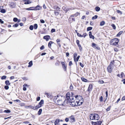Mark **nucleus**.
<instances>
[{
	"mask_svg": "<svg viewBox=\"0 0 125 125\" xmlns=\"http://www.w3.org/2000/svg\"><path fill=\"white\" fill-rule=\"evenodd\" d=\"M122 82H123V83L125 84V79H124L122 80Z\"/></svg>",
	"mask_w": 125,
	"mask_h": 125,
	"instance_id": "64",
	"label": "nucleus"
},
{
	"mask_svg": "<svg viewBox=\"0 0 125 125\" xmlns=\"http://www.w3.org/2000/svg\"><path fill=\"white\" fill-rule=\"evenodd\" d=\"M42 109H40L38 112V114L39 115H40L41 114V113H42Z\"/></svg>",
	"mask_w": 125,
	"mask_h": 125,
	"instance_id": "25",
	"label": "nucleus"
},
{
	"mask_svg": "<svg viewBox=\"0 0 125 125\" xmlns=\"http://www.w3.org/2000/svg\"><path fill=\"white\" fill-rule=\"evenodd\" d=\"M33 8H34V7H30L29 8H27L26 9V10H33Z\"/></svg>",
	"mask_w": 125,
	"mask_h": 125,
	"instance_id": "32",
	"label": "nucleus"
},
{
	"mask_svg": "<svg viewBox=\"0 0 125 125\" xmlns=\"http://www.w3.org/2000/svg\"><path fill=\"white\" fill-rule=\"evenodd\" d=\"M121 77L123 79L125 78V75L123 72H122L121 73Z\"/></svg>",
	"mask_w": 125,
	"mask_h": 125,
	"instance_id": "22",
	"label": "nucleus"
},
{
	"mask_svg": "<svg viewBox=\"0 0 125 125\" xmlns=\"http://www.w3.org/2000/svg\"><path fill=\"white\" fill-rule=\"evenodd\" d=\"M65 121L66 122H68L69 121V119L68 118H66L65 119Z\"/></svg>",
	"mask_w": 125,
	"mask_h": 125,
	"instance_id": "58",
	"label": "nucleus"
},
{
	"mask_svg": "<svg viewBox=\"0 0 125 125\" xmlns=\"http://www.w3.org/2000/svg\"><path fill=\"white\" fill-rule=\"evenodd\" d=\"M28 107H30V108H31L34 110L37 109L36 108V106L35 107L34 106H28Z\"/></svg>",
	"mask_w": 125,
	"mask_h": 125,
	"instance_id": "31",
	"label": "nucleus"
},
{
	"mask_svg": "<svg viewBox=\"0 0 125 125\" xmlns=\"http://www.w3.org/2000/svg\"><path fill=\"white\" fill-rule=\"evenodd\" d=\"M86 33H85L83 34V35H82V37H85L86 36Z\"/></svg>",
	"mask_w": 125,
	"mask_h": 125,
	"instance_id": "57",
	"label": "nucleus"
},
{
	"mask_svg": "<svg viewBox=\"0 0 125 125\" xmlns=\"http://www.w3.org/2000/svg\"><path fill=\"white\" fill-rule=\"evenodd\" d=\"M95 10L97 11H99L100 10V8L98 7L97 6L95 8Z\"/></svg>",
	"mask_w": 125,
	"mask_h": 125,
	"instance_id": "23",
	"label": "nucleus"
},
{
	"mask_svg": "<svg viewBox=\"0 0 125 125\" xmlns=\"http://www.w3.org/2000/svg\"><path fill=\"white\" fill-rule=\"evenodd\" d=\"M78 47H79V49L80 50V51H81L82 50V48L81 46V45L80 44H79L78 45Z\"/></svg>",
	"mask_w": 125,
	"mask_h": 125,
	"instance_id": "33",
	"label": "nucleus"
},
{
	"mask_svg": "<svg viewBox=\"0 0 125 125\" xmlns=\"http://www.w3.org/2000/svg\"><path fill=\"white\" fill-rule=\"evenodd\" d=\"M19 23H16L15 24L13 25V27H18V26Z\"/></svg>",
	"mask_w": 125,
	"mask_h": 125,
	"instance_id": "36",
	"label": "nucleus"
},
{
	"mask_svg": "<svg viewBox=\"0 0 125 125\" xmlns=\"http://www.w3.org/2000/svg\"><path fill=\"white\" fill-rule=\"evenodd\" d=\"M40 6H37L36 7H34V8H33V9L34 10H39L40 9Z\"/></svg>",
	"mask_w": 125,
	"mask_h": 125,
	"instance_id": "15",
	"label": "nucleus"
},
{
	"mask_svg": "<svg viewBox=\"0 0 125 125\" xmlns=\"http://www.w3.org/2000/svg\"><path fill=\"white\" fill-rule=\"evenodd\" d=\"M105 23V22L104 21H103L100 22V25L101 26L103 25Z\"/></svg>",
	"mask_w": 125,
	"mask_h": 125,
	"instance_id": "28",
	"label": "nucleus"
},
{
	"mask_svg": "<svg viewBox=\"0 0 125 125\" xmlns=\"http://www.w3.org/2000/svg\"><path fill=\"white\" fill-rule=\"evenodd\" d=\"M34 28L35 29H36L38 27L37 24H35L34 25Z\"/></svg>",
	"mask_w": 125,
	"mask_h": 125,
	"instance_id": "35",
	"label": "nucleus"
},
{
	"mask_svg": "<svg viewBox=\"0 0 125 125\" xmlns=\"http://www.w3.org/2000/svg\"><path fill=\"white\" fill-rule=\"evenodd\" d=\"M62 9L64 11H68V10H67L66 9V8H65V7L64 6H63L62 7Z\"/></svg>",
	"mask_w": 125,
	"mask_h": 125,
	"instance_id": "49",
	"label": "nucleus"
},
{
	"mask_svg": "<svg viewBox=\"0 0 125 125\" xmlns=\"http://www.w3.org/2000/svg\"><path fill=\"white\" fill-rule=\"evenodd\" d=\"M90 118L91 120H97L99 119L100 117L98 115L94 114H90Z\"/></svg>",
	"mask_w": 125,
	"mask_h": 125,
	"instance_id": "2",
	"label": "nucleus"
},
{
	"mask_svg": "<svg viewBox=\"0 0 125 125\" xmlns=\"http://www.w3.org/2000/svg\"><path fill=\"white\" fill-rule=\"evenodd\" d=\"M27 86V85L26 84H24L23 86V90L24 91H25L26 90V88L24 86Z\"/></svg>",
	"mask_w": 125,
	"mask_h": 125,
	"instance_id": "30",
	"label": "nucleus"
},
{
	"mask_svg": "<svg viewBox=\"0 0 125 125\" xmlns=\"http://www.w3.org/2000/svg\"><path fill=\"white\" fill-rule=\"evenodd\" d=\"M92 46L95 49L98 50H99L100 49V48L97 45H96L95 43H92Z\"/></svg>",
	"mask_w": 125,
	"mask_h": 125,
	"instance_id": "7",
	"label": "nucleus"
},
{
	"mask_svg": "<svg viewBox=\"0 0 125 125\" xmlns=\"http://www.w3.org/2000/svg\"><path fill=\"white\" fill-rule=\"evenodd\" d=\"M92 27H88L87 29V31H89L91 30L92 29Z\"/></svg>",
	"mask_w": 125,
	"mask_h": 125,
	"instance_id": "34",
	"label": "nucleus"
},
{
	"mask_svg": "<svg viewBox=\"0 0 125 125\" xmlns=\"http://www.w3.org/2000/svg\"><path fill=\"white\" fill-rule=\"evenodd\" d=\"M76 42L77 44V45L79 44V41L78 40H77L76 41Z\"/></svg>",
	"mask_w": 125,
	"mask_h": 125,
	"instance_id": "59",
	"label": "nucleus"
},
{
	"mask_svg": "<svg viewBox=\"0 0 125 125\" xmlns=\"http://www.w3.org/2000/svg\"><path fill=\"white\" fill-rule=\"evenodd\" d=\"M70 93L68 92L66 94V97H70Z\"/></svg>",
	"mask_w": 125,
	"mask_h": 125,
	"instance_id": "44",
	"label": "nucleus"
},
{
	"mask_svg": "<svg viewBox=\"0 0 125 125\" xmlns=\"http://www.w3.org/2000/svg\"><path fill=\"white\" fill-rule=\"evenodd\" d=\"M77 101H76V102H72L71 103H69V104L70 105H72L73 106H77Z\"/></svg>",
	"mask_w": 125,
	"mask_h": 125,
	"instance_id": "8",
	"label": "nucleus"
},
{
	"mask_svg": "<svg viewBox=\"0 0 125 125\" xmlns=\"http://www.w3.org/2000/svg\"><path fill=\"white\" fill-rule=\"evenodd\" d=\"M66 98L67 99L65 100L63 102V103H64V102H65L66 101V102H67L68 103L69 101V100L70 99V97H66Z\"/></svg>",
	"mask_w": 125,
	"mask_h": 125,
	"instance_id": "21",
	"label": "nucleus"
},
{
	"mask_svg": "<svg viewBox=\"0 0 125 125\" xmlns=\"http://www.w3.org/2000/svg\"><path fill=\"white\" fill-rule=\"evenodd\" d=\"M93 86L91 84H90L89 85L88 87L87 91L89 92H91Z\"/></svg>",
	"mask_w": 125,
	"mask_h": 125,
	"instance_id": "10",
	"label": "nucleus"
},
{
	"mask_svg": "<svg viewBox=\"0 0 125 125\" xmlns=\"http://www.w3.org/2000/svg\"><path fill=\"white\" fill-rule=\"evenodd\" d=\"M122 32H123V31H120L118 33V34L117 35V36H119V35H120L122 34Z\"/></svg>",
	"mask_w": 125,
	"mask_h": 125,
	"instance_id": "46",
	"label": "nucleus"
},
{
	"mask_svg": "<svg viewBox=\"0 0 125 125\" xmlns=\"http://www.w3.org/2000/svg\"><path fill=\"white\" fill-rule=\"evenodd\" d=\"M72 64V61H70L69 62V65L71 66Z\"/></svg>",
	"mask_w": 125,
	"mask_h": 125,
	"instance_id": "60",
	"label": "nucleus"
},
{
	"mask_svg": "<svg viewBox=\"0 0 125 125\" xmlns=\"http://www.w3.org/2000/svg\"><path fill=\"white\" fill-rule=\"evenodd\" d=\"M4 112L6 113H9L10 112V110H4Z\"/></svg>",
	"mask_w": 125,
	"mask_h": 125,
	"instance_id": "37",
	"label": "nucleus"
},
{
	"mask_svg": "<svg viewBox=\"0 0 125 125\" xmlns=\"http://www.w3.org/2000/svg\"><path fill=\"white\" fill-rule=\"evenodd\" d=\"M44 103V101L43 100H41L40 102L39 103V104H40L41 105L43 104Z\"/></svg>",
	"mask_w": 125,
	"mask_h": 125,
	"instance_id": "26",
	"label": "nucleus"
},
{
	"mask_svg": "<svg viewBox=\"0 0 125 125\" xmlns=\"http://www.w3.org/2000/svg\"><path fill=\"white\" fill-rule=\"evenodd\" d=\"M89 37L90 38H92V39H94V36L92 35L90 36Z\"/></svg>",
	"mask_w": 125,
	"mask_h": 125,
	"instance_id": "53",
	"label": "nucleus"
},
{
	"mask_svg": "<svg viewBox=\"0 0 125 125\" xmlns=\"http://www.w3.org/2000/svg\"><path fill=\"white\" fill-rule=\"evenodd\" d=\"M54 42L51 41H50L48 43V46L49 48H51V45Z\"/></svg>",
	"mask_w": 125,
	"mask_h": 125,
	"instance_id": "16",
	"label": "nucleus"
},
{
	"mask_svg": "<svg viewBox=\"0 0 125 125\" xmlns=\"http://www.w3.org/2000/svg\"><path fill=\"white\" fill-rule=\"evenodd\" d=\"M103 98L102 96H101L100 98V101L101 102H102L103 101Z\"/></svg>",
	"mask_w": 125,
	"mask_h": 125,
	"instance_id": "52",
	"label": "nucleus"
},
{
	"mask_svg": "<svg viewBox=\"0 0 125 125\" xmlns=\"http://www.w3.org/2000/svg\"><path fill=\"white\" fill-rule=\"evenodd\" d=\"M70 119V122L71 123H73L75 121V119L74 116L73 115H72L69 117Z\"/></svg>",
	"mask_w": 125,
	"mask_h": 125,
	"instance_id": "5",
	"label": "nucleus"
},
{
	"mask_svg": "<svg viewBox=\"0 0 125 125\" xmlns=\"http://www.w3.org/2000/svg\"><path fill=\"white\" fill-rule=\"evenodd\" d=\"M42 105H41L40 104H39V103L36 106V108L37 109L39 108L42 106Z\"/></svg>",
	"mask_w": 125,
	"mask_h": 125,
	"instance_id": "27",
	"label": "nucleus"
},
{
	"mask_svg": "<svg viewBox=\"0 0 125 125\" xmlns=\"http://www.w3.org/2000/svg\"><path fill=\"white\" fill-rule=\"evenodd\" d=\"M111 26L113 27V29H116V26L114 24H111Z\"/></svg>",
	"mask_w": 125,
	"mask_h": 125,
	"instance_id": "40",
	"label": "nucleus"
},
{
	"mask_svg": "<svg viewBox=\"0 0 125 125\" xmlns=\"http://www.w3.org/2000/svg\"><path fill=\"white\" fill-rule=\"evenodd\" d=\"M53 8L55 9H56L57 11L59 10L60 8L57 6H53Z\"/></svg>",
	"mask_w": 125,
	"mask_h": 125,
	"instance_id": "17",
	"label": "nucleus"
},
{
	"mask_svg": "<svg viewBox=\"0 0 125 125\" xmlns=\"http://www.w3.org/2000/svg\"><path fill=\"white\" fill-rule=\"evenodd\" d=\"M81 79L84 82H87V80L85 78L83 77H82L81 78Z\"/></svg>",
	"mask_w": 125,
	"mask_h": 125,
	"instance_id": "24",
	"label": "nucleus"
},
{
	"mask_svg": "<svg viewBox=\"0 0 125 125\" xmlns=\"http://www.w3.org/2000/svg\"><path fill=\"white\" fill-rule=\"evenodd\" d=\"M18 21V19L16 18H14L13 19V21L14 22H16Z\"/></svg>",
	"mask_w": 125,
	"mask_h": 125,
	"instance_id": "45",
	"label": "nucleus"
},
{
	"mask_svg": "<svg viewBox=\"0 0 125 125\" xmlns=\"http://www.w3.org/2000/svg\"><path fill=\"white\" fill-rule=\"evenodd\" d=\"M6 78V76H2L1 78V79L2 80L5 79Z\"/></svg>",
	"mask_w": 125,
	"mask_h": 125,
	"instance_id": "43",
	"label": "nucleus"
},
{
	"mask_svg": "<svg viewBox=\"0 0 125 125\" xmlns=\"http://www.w3.org/2000/svg\"><path fill=\"white\" fill-rule=\"evenodd\" d=\"M63 68L65 70H66V67L65 66V63L64 62H62L61 63Z\"/></svg>",
	"mask_w": 125,
	"mask_h": 125,
	"instance_id": "12",
	"label": "nucleus"
},
{
	"mask_svg": "<svg viewBox=\"0 0 125 125\" xmlns=\"http://www.w3.org/2000/svg\"><path fill=\"white\" fill-rule=\"evenodd\" d=\"M92 125H101L102 122L101 121H98L96 122H92Z\"/></svg>",
	"mask_w": 125,
	"mask_h": 125,
	"instance_id": "6",
	"label": "nucleus"
},
{
	"mask_svg": "<svg viewBox=\"0 0 125 125\" xmlns=\"http://www.w3.org/2000/svg\"><path fill=\"white\" fill-rule=\"evenodd\" d=\"M44 48V46L43 45L40 48V49L41 50H42Z\"/></svg>",
	"mask_w": 125,
	"mask_h": 125,
	"instance_id": "50",
	"label": "nucleus"
},
{
	"mask_svg": "<svg viewBox=\"0 0 125 125\" xmlns=\"http://www.w3.org/2000/svg\"><path fill=\"white\" fill-rule=\"evenodd\" d=\"M76 32L77 33V36H79V37H82L83 36H82V35H81V34H79V33H78L77 32Z\"/></svg>",
	"mask_w": 125,
	"mask_h": 125,
	"instance_id": "42",
	"label": "nucleus"
},
{
	"mask_svg": "<svg viewBox=\"0 0 125 125\" xmlns=\"http://www.w3.org/2000/svg\"><path fill=\"white\" fill-rule=\"evenodd\" d=\"M117 12L118 13L120 14L121 15L122 14V12L119 10H116Z\"/></svg>",
	"mask_w": 125,
	"mask_h": 125,
	"instance_id": "38",
	"label": "nucleus"
},
{
	"mask_svg": "<svg viewBox=\"0 0 125 125\" xmlns=\"http://www.w3.org/2000/svg\"><path fill=\"white\" fill-rule=\"evenodd\" d=\"M40 21L42 23H44L45 22L42 19L41 20H40Z\"/></svg>",
	"mask_w": 125,
	"mask_h": 125,
	"instance_id": "54",
	"label": "nucleus"
},
{
	"mask_svg": "<svg viewBox=\"0 0 125 125\" xmlns=\"http://www.w3.org/2000/svg\"><path fill=\"white\" fill-rule=\"evenodd\" d=\"M70 89L71 90H72L73 89V87L72 86V84H71L70 87Z\"/></svg>",
	"mask_w": 125,
	"mask_h": 125,
	"instance_id": "61",
	"label": "nucleus"
},
{
	"mask_svg": "<svg viewBox=\"0 0 125 125\" xmlns=\"http://www.w3.org/2000/svg\"><path fill=\"white\" fill-rule=\"evenodd\" d=\"M81 100H82V101L81 102H80V101H77V106L80 105H81L83 103V98H82V99Z\"/></svg>",
	"mask_w": 125,
	"mask_h": 125,
	"instance_id": "13",
	"label": "nucleus"
},
{
	"mask_svg": "<svg viewBox=\"0 0 125 125\" xmlns=\"http://www.w3.org/2000/svg\"><path fill=\"white\" fill-rule=\"evenodd\" d=\"M30 29L31 30H32L33 29V26L32 25H31L29 27Z\"/></svg>",
	"mask_w": 125,
	"mask_h": 125,
	"instance_id": "41",
	"label": "nucleus"
},
{
	"mask_svg": "<svg viewBox=\"0 0 125 125\" xmlns=\"http://www.w3.org/2000/svg\"><path fill=\"white\" fill-rule=\"evenodd\" d=\"M29 65L28 66V67H30L33 64L32 61H31L30 62H29Z\"/></svg>",
	"mask_w": 125,
	"mask_h": 125,
	"instance_id": "19",
	"label": "nucleus"
},
{
	"mask_svg": "<svg viewBox=\"0 0 125 125\" xmlns=\"http://www.w3.org/2000/svg\"><path fill=\"white\" fill-rule=\"evenodd\" d=\"M0 23L1 24H3L4 23V21L1 19H0Z\"/></svg>",
	"mask_w": 125,
	"mask_h": 125,
	"instance_id": "63",
	"label": "nucleus"
},
{
	"mask_svg": "<svg viewBox=\"0 0 125 125\" xmlns=\"http://www.w3.org/2000/svg\"><path fill=\"white\" fill-rule=\"evenodd\" d=\"M114 62V61H112L109 65L107 67V70L109 73H111L112 72V69L113 68Z\"/></svg>",
	"mask_w": 125,
	"mask_h": 125,
	"instance_id": "4",
	"label": "nucleus"
},
{
	"mask_svg": "<svg viewBox=\"0 0 125 125\" xmlns=\"http://www.w3.org/2000/svg\"><path fill=\"white\" fill-rule=\"evenodd\" d=\"M55 31V29H52L51 30V32H53Z\"/></svg>",
	"mask_w": 125,
	"mask_h": 125,
	"instance_id": "56",
	"label": "nucleus"
},
{
	"mask_svg": "<svg viewBox=\"0 0 125 125\" xmlns=\"http://www.w3.org/2000/svg\"><path fill=\"white\" fill-rule=\"evenodd\" d=\"M98 17V16L97 15H95L92 18V19L94 20V19H96Z\"/></svg>",
	"mask_w": 125,
	"mask_h": 125,
	"instance_id": "29",
	"label": "nucleus"
},
{
	"mask_svg": "<svg viewBox=\"0 0 125 125\" xmlns=\"http://www.w3.org/2000/svg\"><path fill=\"white\" fill-rule=\"evenodd\" d=\"M9 87L8 85L5 86L4 88L6 90H8L9 89Z\"/></svg>",
	"mask_w": 125,
	"mask_h": 125,
	"instance_id": "47",
	"label": "nucleus"
},
{
	"mask_svg": "<svg viewBox=\"0 0 125 125\" xmlns=\"http://www.w3.org/2000/svg\"><path fill=\"white\" fill-rule=\"evenodd\" d=\"M119 41V40L116 38H114L111 40L110 41V44L111 45L117 46Z\"/></svg>",
	"mask_w": 125,
	"mask_h": 125,
	"instance_id": "3",
	"label": "nucleus"
},
{
	"mask_svg": "<svg viewBox=\"0 0 125 125\" xmlns=\"http://www.w3.org/2000/svg\"><path fill=\"white\" fill-rule=\"evenodd\" d=\"M77 53L76 52L74 54V61L76 62V58L77 56Z\"/></svg>",
	"mask_w": 125,
	"mask_h": 125,
	"instance_id": "18",
	"label": "nucleus"
},
{
	"mask_svg": "<svg viewBox=\"0 0 125 125\" xmlns=\"http://www.w3.org/2000/svg\"><path fill=\"white\" fill-rule=\"evenodd\" d=\"M50 37L49 35H46L43 37V38L46 40L47 41H48L50 39Z\"/></svg>",
	"mask_w": 125,
	"mask_h": 125,
	"instance_id": "9",
	"label": "nucleus"
},
{
	"mask_svg": "<svg viewBox=\"0 0 125 125\" xmlns=\"http://www.w3.org/2000/svg\"><path fill=\"white\" fill-rule=\"evenodd\" d=\"M80 57V56L78 55L76 58V62H77L78 61Z\"/></svg>",
	"mask_w": 125,
	"mask_h": 125,
	"instance_id": "51",
	"label": "nucleus"
},
{
	"mask_svg": "<svg viewBox=\"0 0 125 125\" xmlns=\"http://www.w3.org/2000/svg\"><path fill=\"white\" fill-rule=\"evenodd\" d=\"M5 83L6 85H10V83H9V81L8 80L6 81L5 82Z\"/></svg>",
	"mask_w": 125,
	"mask_h": 125,
	"instance_id": "20",
	"label": "nucleus"
},
{
	"mask_svg": "<svg viewBox=\"0 0 125 125\" xmlns=\"http://www.w3.org/2000/svg\"><path fill=\"white\" fill-rule=\"evenodd\" d=\"M26 20V18L25 17H23L22 19V21H25Z\"/></svg>",
	"mask_w": 125,
	"mask_h": 125,
	"instance_id": "62",
	"label": "nucleus"
},
{
	"mask_svg": "<svg viewBox=\"0 0 125 125\" xmlns=\"http://www.w3.org/2000/svg\"><path fill=\"white\" fill-rule=\"evenodd\" d=\"M22 78L23 79L25 80H28V78L26 77H23Z\"/></svg>",
	"mask_w": 125,
	"mask_h": 125,
	"instance_id": "55",
	"label": "nucleus"
},
{
	"mask_svg": "<svg viewBox=\"0 0 125 125\" xmlns=\"http://www.w3.org/2000/svg\"><path fill=\"white\" fill-rule=\"evenodd\" d=\"M60 122V119H56L54 122L55 125H59Z\"/></svg>",
	"mask_w": 125,
	"mask_h": 125,
	"instance_id": "11",
	"label": "nucleus"
},
{
	"mask_svg": "<svg viewBox=\"0 0 125 125\" xmlns=\"http://www.w3.org/2000/svg\"><path fill=\"white\" fill-rule=\"evenodd\" d=\"M54 101L59 105H63L65 104V102H62V100L58 98V96H55L54 98Z\"/></svg>",
	"mask_w": 125,
	"mask_h": 125,
	"instance_id": "1",
	"label": "nucleus"
},
{
	"mask_svg": "<svg viewBox=\"0 0 125 125\" xmlns=\"http://www.w3.org/2000/svg\"><path fill=\"white\" fill-rule=\"evenodd\" d=\"M79 14V13L78 12H77L74 14H72L70 16V17H76Z\"/></svg>",
	"mask_w": 125,
	"mask_h": 125,
	"instance_id": "14",
	"label": "nucleus"
},
{
	"mask_svg": "<svg viewBox=\"0 0 125 125\" xmlns=\"http://www.w3.org/2000/svg\"><path fill=\"white\" fill-rule=\"evenodd\" d=\"M54 13L55 15H58L59 14V12H56L55 10L54 11Z\"/></svg>",
	"mask_w": 125,
	"mask_h": 125,
	"instance_id": "48",
	"label": "nucleus"
},
{
	"mask_svg": "<svg viewBox=\"0 0 125 125\" xmlns=\"http://www.w3.org/2000/svg\"><path fill=\"white\" fill-rule=\"evenodd\" d=\"M0 11L2 13H5L6 12V10L4 9H2Z\"/></svg>",
	"mask_w": 125,
	"mask_h": 125,
	"instance_id": "39",
	"label": "nucleus"
}]
</instances>
